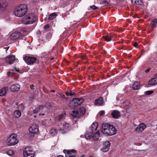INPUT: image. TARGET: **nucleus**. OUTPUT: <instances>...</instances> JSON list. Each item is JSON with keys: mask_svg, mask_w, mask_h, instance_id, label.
<instances>
[{"mask_svg": "<svg viewBox=\"0 0 157 157\" xmlns=\"http://www.w3.org/2000/svg\"><path fill=\"white\" fill-rule=\"evenodd\" d=\"M33 117H34V118H36L37 117V116H36V115H34V116Z\"/></svg>", "mask_w": 157, "mask_h": 157, "instance_id": "nucleus-54", "label": "nucleus"}, {"mask_svg": "<svg viewBox=\"0 0 157 157\" xmlns=\"http://www.w3.org/2000/svg\"><path fill=\"white\" fill-rule=\"evenodd\" d=\"M44 106L42 105H40L36 107L35 109L33 110V113L34 114L37 113L39 112L42 110L44 108Z\"/></svg>", "mask_w": 157, "mask_h": 157, "instance_id": "nucleus-17", "label": "nucleus"}, {"mask_svg": "<svg viewBox=\"0 0 157 157\" xmlns=\"http://www.w3.org/2000/svg\"><path fill=\"white\" fill-rule=\"evenodd\" d=\"M1 2H0V8H1Z\"/></svg>", "mask_w": 157, "mask_h": 157, "instance_id": "nucleus-58", "label": "nucleus"}, {"mask_svg": "<svg viewBox=\"0 0 157 157\" xmlns=\"http://www.w3.org/2000/svg\"><path fill=\"white\" fill-rule=\"evenodd\" d=\"M54 59V57H52V58H51V60H53V59Z\"/></svg>", "mask_w": 157, "mask_h": 157, "instance_id": "nucleus-52", "label": "nucleus"}, {"mask_svg": "<svg viewBox=\"0 0 157 157\" xmlns=\"http://www.w3.org/2000/svg\"><path fill=\"white\" fill-rule=\"evenodd\" d=\"M89 157H94L93 156H90Z\"/></svg>", "mask_w": 157, "mask_h": 157, "instance_id": "nucleus-57", "label": "nucleus"}, {"mask_svg": "<svg viewBox=\"0 0 157 157\" xmlns=\"http://www.w3.org/2000/svg\"><path fill=\"white\" fill-rule=\"evenodd\" d=\"M29 131L32 134H36L39 131L38 126L36 124H34L29 128Z\"/></svg>", "mask_w": 157, "mask_h": 157, "instance_id": "nucleus-11", "label": "nucleus"}, {"mask_svg": "<svg viewBox=\"0 0 157 157\" xmlns=\"http://www.w3.org/2000/svg\"><path fill=\"white\" fill-rule=\"evenodd\" d=\"M146 128V125L144 123L140 124L136 128V131L138 132L143 131Z\"/></svg>", "mask_w": 157, "mask_h": 157, "instance_id": "nucleus-18", "label": "nucleus"}, {"mask_svg": "<svg viewBox=\"0 0 157 157\" xmlns=\"http://www.w3.org/2000/svg\"><path fill=\"white\" fill-rule=\"evenodd\" d=\"M50 27V25L49 24H48L45 25L44 26V28L45 29H48Z\"/></svg>", "mask_w": 157, "mask_h": 157, "instance_id": "nucleus-41", "label": "nucleus"}, {"mask_svg": "<svg viewBox=\"0 0 157 157\" xmlns=\"http://www.w3.org/2000/svg\"><path fill=\"white\" fill-rule=\"evenodd\" d=\"M23 60L28 65H32L36 61V58L31 56H25L23 58Z\"/></svg>", "mask_w": 157, "mask_h": 157, "instance_id": "nucleus-8", "label": "nucleus"}, {"mask_svg": "<svg viewBox=\"0 0 157 157\" xmlns=\"http://www.w3.org/2000/svg\"><path fill=\"white\" fill-rule=\"evenodd\" d=\"M15 59V56L14 55L9 56L6 57V62L10 64L13 63Z\"/></svg>", "mask_w": 157, "mask_h": 157, "instance_id": "nucleus-13", "label": "nucleus"}, {"mask_svg": "<svg viewBox=\"0 0 157 157\" xmlns=\"http://www.w3.org/2000/svg\"><path fill=\"white\" fill-rule=\"evenodd\" d=\"M85 99L82 98H75L70 101V104L74 107L80 105L84 101Z\"/></svg>", "mask_w": 157, "mask_h": 157, "instance_id": "nucleus-7", "label": "nucleus"}, {"mask_svg": "<svg viewBox=\"0 0 157 157\" xmlns=\"http://www.w3.org/2000/svg\"><path fill=\"white\" fill-rule=\"evenodd\" d=\"M104 51V53L105 54V53H106V52L105 51V50H103Z\"/></svg>", "mask_w": 157, "mask_h": 157, "instance_id": "nucleus-55", "label": "nucleus"}, {"mask_svg": "<svg viewBox=\"0 0 157 157\" xmlns=\"http://www.w3.org/2000/svg\"><path fill=\"white\" fill-rule=\"evenodd\" d=\"M24 105L22 104H20L18 106V108L19 111H22L24 109Z\"/></svg>", "mask_w": 157, "mask_h": 157, "instance_id": "nucleus-35", "label": "nucleus"}, {"mask_svg": "<svg viewBox=\"0 0 157 157\" xmlns=\"http://www.w3.org/2000/svg\"><path fill=\"white\" fill-rule=\"evenodd\" d=\"M8 87L6 86L2 88L0 90V96H5L8 90Z\"/></svg>", "mask_w": 157, "mask_h": 157, "instance_id": "nucleus-19", "label": "nucleus"}, {"mask_svg": "<svg viewBox=\"0 0 157 157\" xmlns=\"http://www.w3.org/2000/svg\"><path fill=\"white\" fill-rule=\"evenodd\" d=\"M84 60H86V57H83L82 58Z\"/></svg>", "mask_w": 157, "mask_h": 157, "instance_id": "nucleus-51", "label": "nucleus"}, {"mask_svg": "<svg viewBox=\"0 0 157 157\" xmlns=\"http://www.w3.org/2000/svg\"><path fill=\"white\" fill-rule=\"evenodd\" d=\"M86 112V109L83 107H81L78 111H73L72 112V116L74 118L79 117L81 115H84Z\"/></svg>", "mask_w": 157, "mask_h": 157, "instance_id": "nucleus-6", "label": "nucleus"}, {"mask_svg": "<svg viewBox=\"0 0 157 157\" xmlns=\"http://www.w3.org/2000/svg\"><path fill=\"white\" fill-rule=\"evenodd\" d=\"M52 34L51 33H48L46 35V37L47 40V41H49V40L51 39L52 38Z\"/></svg>", "mask_w": 157, "mask_h": 157, "instance_id": "nucleus-33", "label": "nucleus"}, {"mask_svg": "<svg viewBox=\"0 0 157 157\" xmlns=\"http://www.w3.org/2000/svg\"><path fill=\"white\" fill-rule=\"evenodd\" d=\"M52 92H55V91H54V90H52Z\"/></svg>", "mask_w": 157, "mask_h": 157, "instance_id": "nucleus-59", "label": "nucleus"}, {"mask_svg": "<svg viewBox=\"0 0 157 157\" xmlns=\"http://www.w3.org/2000/svg\"><path fill=\"white\" fill-rule=\"evenodd\" d=\"M133 46L136 48H137L138 44L137 42H135L133 43Z\"/></svg>", "mask_w": 157, "mask_h": 157, "instance_id": "nucleus-44", "label": "nucleus"}, {"mask_svg": "<svg viewBox=\"0 0 157 157\" xmlns=\"http://www.w3.org/2000/svg\"><path fill=\"white\" fill-rule=\"evenodd\" d=\"M64 119V115L62 114H60L59 116H56L55 118V120L56 121H60Z\"/></svg>", "mask_w": 157, "mask_h": 157, "instance_id": "nucleus-28", "label": "nucleus"}, {"mask_svg": "<svg viewBox=\"0 0 157 157\" xmlns=\"http://www.w3.org/2000/svg\"><path fill=\"white\" fill-rule=\"evenodd\" d=\"M59 97L63 99H65L66 100L68 99V98L67 97H65V95L63 93H59Z\"/></svg>", "mask_w": 157, "mask_h": 157, "instance_id": "nucleus-36", "label": "nucleus"}, {"mask_svg": "<svg viewBox=\"0 0 157 157\" xmlns=\"http://www.w3.org/2000/svg\"><path fill=\"white\" fill-rule=\"evenodd\" d=\"M151 28L153 29L157 25V18L153 19L151 23Z\"/></svg>", "mask_w": 157, "mask_h": 157, "instance_id": "nucleus-29", "label": "nucleus"}, {"mask_svg": "<svg viewBox=\"0 0 157 157\" xmlns=\"http://www.w3.org/2000/svg\"><path fill=\"white\" fill-rule=\"evenodd\" d=\"M12 72H11V71H9L7 73V75L8 76H12Z\"/></svg>", "mask_w": 157, "mask_h": 157, "instance_id": "nucleus-45", "label": "nucleus"}, {"mask_svg": "<svg viewBox=\"0 0 157 157\" xmlns=\"http://www.w3.org/2000/svg\"><path fill=\"white\" fill-rule=\"evenodd\" d=\"M101 131L106 136H111L115 135L117 132V130L112 125L105 123L102 125Z\"/></svg>", "mask_w": 157, "mask_h": 157, "instance_id": "nucleus-1", "label": "nucleus"}, {"mask_svg": "<svg viewBox=\"0 0 157 157\" xmlns=\"http://www.w3.org/2000/svg\"><path fill=\"white\" fill-rule=\"evenodd\" d=\"M101 4H105L106 6H109V2L106 1V0H103L101 1Z\"/></svg>", "mask_w": 157, "mask_h": 157, "instance_id": "nucleus-37", "label": "nucleus"}, {"mask_svg": "<svg viewBox=\"0 0 157 157\" xmlns=\"http://www.w3.org/2000/svg\"><path fill=\"white\" fill-rule=\"evenodd\" d=\"M63 152L65 154L66 157H75L76 155V151L74 149L63 150Z\"/></svg>", "mask_w": 157, "mask_h": 157, "instance_id": "nucleus-9", "label": "nucleus"}, {"mask_svg": "<svg viewBox=\"0 0 157 157\" xmlns=\"http://www.w3.org/2000/svg\"><path fill=\"white\" fill-rule=\"evenodd\" d=\"M155 77H157V73L155 75Z\"/></svg>", "mask_w": 157, "mask_h": 157, "instance_id": "nucleus-53", "label": "nucleus"}, {"mask_svg": "<svg viewBox=\"0 0 157 157\" xmlns=\"http://www.w3.org/2000/svg\"><path fill=\"white\" fill-rule=\"evenodd\" d=\"M110 146V143L109 141H106L103 143V147L101 148V150L104 152L108 151Z\"/></svg>", "mask_w": 157, "mask_h": 157, "instance_id": "nucleus-12", "label": "nucleus"}, {"mask_svg": "<svg viewBox=\"0 0 157 157\" xmlns=\"http://www.w3.org/2000/svg\"><path fill=\"white\" fill-rule=\"evenodd\" d=\"M84 156H85V155H81V157H84Z\"/></svg>", "mask_w": 157, "mask_h": 157, "instance_id": "nucleus-56", "label": "nucleus"}, {"mask_svg": "<svg viewBox=\"0 0 157 157\" xmlns=\"http://www.w3.org/2000/svg\"><path fill=\"white\" fill-rule=\"evenodd\" d=\"M7 154L10 156L12 155L13 154V151L12 150H9L7 151Z\"/></svg>", "mask_w": 157, "mask_h": 157, "instance_id": "nucleus-38", "label": "nucleus"}, {"mask_svg": "<svg viewBox=\"0 0 157 157\" xmlns=\"http://www.w3.org/2000/svg\"><path fill=\"white\" fill-rule=\"evenodd\" d=\"M30 88L31 90H33L34 89V86L33 84L30 85Z\"/></svg>", "mask_w": 157, "mask_h": 157, "instance_id": "nucleus-46", "label": "nucleus"}, {"mask_svg": "<svg viewBox=\"0 0 157 157\" xmlns=\"http://www.w3.org/2000/svg\"><path fill=\"white\" fill-rule=\"evenodd\" d=\"M23 35L19 32H15L12 34L10 36V39L13 40H15L17 39H21Z\"/></svg>", "mask_w": 157, "mask_h": 157, "instance_id": "nucleus-10", "label": "nucleus"}, {"mask_svg": "<svg viewBox=\"0 0 157 157\" xmlns=\"http://www.w3.org/2000/svg\"><path fill=\"white\" fill-rule=\"evenodd\" d=\"M111 115L113 118L117 119L120 117V113L119 111L117 110H114L112 113Z\"/></svg>", "mask_w": 157, "mask_h": 157, "instance_id": "nucleus-16", "label": "nucleus"}, {"mask_svg": "<svg viewBox=\"0 0 157 157\" xmlns=\"http://www.w3.org/2000/svg\"><path fill=\"white\" fill-rule=\"evenodd\" d=\"M113 38V36L111 35L108 34L106 36H103L102 38L105 41L108 42L111 41Z\"/></svg>", "mask_w": 157, "mask_h": 157, "instance_id": "nucleus-22", "label": "nucleus"}, {"mask_svg": "<svg viewBox=\"0 0 157 157\" xmlns=\"http://www.w3.org/2000/svg\"><path fill=\"white\" fill-rule=\"evenodd\" d=\"M10 88L12 91H17L20 89V86L18 84H13L11 86Z\"/></svg>", "mask_w": 157, "mask_h": 157, "instance_id": "nucleus-14", "label": "nucleus"}, {"mask_svg": "<svg viewBox=\"0 0 157 157\" xmlns=\"http://www.w3.org/2000/svg\"><path fill=\"white\" fill-rule=\"evenodd\" d=\"M132 4L139 5L141 6H143V3L142 0H131Z\"/></svg>", "mask_w": 157, "mask_h": 157, "instance_id": "nucleus-24", "label": "nucleus"}, {"mask_svg": "<svg viewBox=\"0 0 157 157\" xmlns=\"http://www.w3.org/2000/svg\"><path fill=\"white\" fill-rule=\"evenodd\" d=\"M57 157H64L62 155H59Z\"/></svg>", "mask_w": 157, "mask_h": 157, "instance_id": "nucleus-50", "label": "nucleus"}, {"mask_svg": "<svg viewBox=\"0 0 157 157\" xmlns=\"http://www.w3.org/2000/svg\"><path fill=\"white\" fill-rule=\"evenodd\" d=\"M70 125L69 124L66 123L63 124L61 129L63 131L66 132L70 128Z\"/></svg>", "mask_w": 157, "mask_h": 157, "instance_id": "nucleus-25", "label": "nucleus"}, {"mask_svg": "<svg viewBox=\"0 0 157 157\" xmlns=\"http://www.w3.org/2000/svg\"><path fill=\"white\" fill-rule=\"evenodd\" d=\"M75 47H72L71 48V50L75 51Z\"/></svg>", "mask_w": 157, "mask_h": 157, "instance_id": "nucleus-49", "label": "nucleus"}, {"mask_svg": "<svg viewBox=\"0 0 157 157\" xmlns=\"http://www.w3.org/2000/svg\"><path fill=\"white\" fill-rule=\"evenodd\" d=\"M100 136V134L99 131H97L94 134H93V137L95 140H98L99 137Z\"/></svg>", "mask_w": 157, "mask_h": 157, "instance_id": "nucleus-30", "label": "nucleus"}, {"mask_svg": "<svg viewBox=\"0 0 157 157\" xmlns=\"http://www.w3.org/2000/svg\"><path fill=\"white\" fill-rule=\"evenodd\" d=\"M76 94L74 90H70L67 91L65 93V94L66 96H71L75 95Z\"/></svg>", "mask_w": 157, "mask_h": 157, "instance_id": "nucleus-26", "label": "nucleus"}, {"mask_svg": "<svg viewBox=\"0 0 157 157\" xmlns=\"http://www.w3.org/2000/svg\"><path fill=\"white\" fill-rule=\"evenodd\" d=\"M58 132V130L57 129L54 128H52L50 131V133L53 134V135H56L57 134Z\"/></svg>", "mask_w": 157, "mask_h": 157, "instance_id": "nucleus-34", "label": "nucleus"}, {"mask_svg": "<svg viewBox=\"0 0 157 157\" xmlns=\"http://www.w3.org/2000/svg\"><path fill=\"white\" fill-rule=\"evenodd\" d=\"M28 11L27 6L25 4H21L17 6L14 10L15 16L22 17L25 15Z\"/></svg>", "mask_w": 157, "mask_h": 157, "instance_id": "nucleus-2", "label": "nucleus"}, {"mask_svg": "<svg viewBox=\"0 0 157 157\" xmlns=\"http://www.w3.org/2000/svg\"><path fill=\"white\" fill-rule=\"evenodd\" d=\"M149 85H154L157 84V77H155L151 78L149 82Z\"/></svg>", "mask_w": 157, "mask_h": 157, "instance_id": "nucleus-21", "label": "nucleus"}, {"mask_svg": "<svg viewBox=\"0 0 157 157\" xmlns=\"http://www.w3.org/2000/svg\"><path fill=\"white\" fill-rule=\"evenodd\" d=\"M94 133V132H92L87 133L85 135V138L86 139H90L93 138Z\"/></svg>", "mask_w": 157, "mask_h": 157, "instance_id": "nucleus-27", "label": "nucleus"}, {"mask_svg": "<svg viewBox=\"0 0 157 157\" xmlns=\"http://www.w3.org/2000/svg\"><path fill=\"white\" fill-rule=\"evenodd\" d=\"M98 125V123L97 122H95L91 125L90 128L92 132L94 133L95 132V131L97 130Z\"/></svg>", "mask_w": 157, "mask_h": 157, "instance_id": "nucleus-23", "label": "nucleus"}, {"mask_svg": "<svg viewBox=\"0 0 157 157\" xmlns=\"http://www.w3.org/2000/svg\"><path fill=\"white\" fill-rule=\"evenodd\" d=\"M103 102V98L101 97H100L95 100L94 104L96 105L100 106L101 105Z\"/></svg>", "mask_w": 157, "mask_h": 157, "instance_id": "nucleus-15", "label": "nucleus"}, {"mask_svg": "<svg viewBox=\"0 0 157 157\" xmlns=\"http://www.w3.org/2000/svg\"><path fill=\"white\" fill-rule=\"evenodd\" d=\"M37 17L33 13L27 14L22 19V21L25 24H32L36 21Z\"/></svg>", "mask_w": 157, "mask_h": 157, "instance_id": "nucleus-3", "label": "nucleus"}, {"mask_svg": "<svg viewBox=\"0 0 157 157\" xmlns=\"http://www.w3.org/2000/svg\"><path fill=\"white\" fill-rule=\"evenodd\" d=\"M132 89L134 90H139L140 88V83L139 82H135L132 86Z\"/></svg>", "mask_w": 157, "mask_h": 157, "instance_id": "nucleus-20", "label": "nucleus"}, {"mask_svg": "<svg viewBox=\"0 0 157 157\" xmlns=\"http://www.w3.org/2000/svg\"><path fill=\"white\" fill-rule=\"evenodd\" d=\"M7 145L9 146L14 145L17 144L18 140L17 138V135L15 134H11L7 139Z\"/></svg>", "mask_w": 157, "mask_h": 157, "instance_id": "nucleus-5", "label": "nucleus"}, {"mask_svg": "<svg viewBox=\"0 0 157 157\" xmlns=\"http://www.w3.org/2000/svg\"><path fill=\"white\" fill-rule=\"evenodd\" d=\"M57 14L56 13H51L48 17V20H52L57 16Z\"/></svg>", "mask_w": 157, "mask_h": 157, "instance_id": "nucleus-31", "label": "nucleus"}, {"mask_svg": "<svg viewBox=\"0 0 157 157\" xmlns=\"http://www.w3.org/2000/svg\"><path fill=\"white\" fill-rule=\"evenodd\" d=\"M14 69L15 70V71H16L17 72H20V70H19V69L17 68L16 67H14Z\"/></svg>", "mask_w": 157, "mask_h": 157, "instance_id": "nucleus-47", "label": "nucleus"}, {"mask_svg": "<svg viewBox=\"0 0 157 157\" xmlns=\"http://www.w3.org/2000/svg\"><path fill=\"white\" fill-rule=\"evenodd\" d=\"M13 114L16 117L18 118L21 116V113L19 110H16L13 112Z\"/></svg>", "mask_w": 157, "mask_h": 157, "instance_id": "nucleus-32", "label": "nucleus"}, {"mask_svg": "<svg viewBox=\"0 0 157 157\" xmlns=\"http://www.w3.org/2000/svg\"><path fill=\"white\" fill-rule=\"evenodd\" d=\"M35 152L31 147H27L23 150V154L24 157H34Z\"/></svg>", "mask_w": 157, "mask_h": 157, "instance_id": "nucleus-4", "label": "nucleus"}, {"mask_svg": "<svg viewBox=\"0 0 157 157\" xmlns=\"http://www.w3.org/2000/svg\"><path fill=\"white\" fill-rule=\"evenodd\" d=\"M90 8L93 9V10H96L98 9V7H97L95 6V5H94L92 6H90Z\"/></svg>", "mask_w": 157, "mask_h": 157, "instance_id": "nucleus-40", "label": "nucleus"}, {"mask_svg": "<svg viewBox=\"0 0 157 157\" xmlns=\"http://www.w3.org/2000/svg\"><path fill=\"white\" fill-rule=\"evenodd\" d=\"M151 69V68L150 67H148L147 69L145 71V72L146 73H147L148 72L150 71Z\"/></svg>", "mask_w": 157, "mask_h": 157, "instance_id": "nucleus-43", "label": "nucleus"}, {"mask_svg": "<svg viewBox=\"0 0 157 157\" xmlns=\"http://www.w3.org/2000/svg\"><path fill=\"white\" fill-rule=\"evenodd\" d=\"M105 113V111L102 110L99 112V114L100 116H102Z\"/></svg>", "mask_w": 157, "mask_h": 157, "instance_id": "nucleus-42", "label": "nucleus"}, {"mask_svg": "<svg viewBox=\"0 0 157 157\" xmlns=\"http://www.w3.org/2000/svg\"><path fill=\"white\" fill-rule=\"evenodd\" d=\"M153 92V90H148L145 91V94L146 95H149L152 94Z\"/></svg>", "mask_w": 157, "mask_h": 157, "instance_id": "nucleus-39", "label": "nucleus"}, {"mask_svg": "<svg viewBox=\"0 0 157 157\" xmlns=\"http://www.w3.org/2000/svg\"><path fill=\"white\" fill-rule=\"evenodd\" d=\"M45 113H39V116H44L45 115Z\"/></svg>", "mask_w": 157, "mask_h": 157, "instance_id": "nucleus-48", "label": "nucleus"}]
</instances>
